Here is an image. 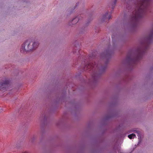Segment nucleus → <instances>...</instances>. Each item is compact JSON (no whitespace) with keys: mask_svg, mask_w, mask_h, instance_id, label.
<instances>
[{"mask_svg":"<svg viewBox=\"0 0 153 153\" xmlns=\"http://www.w3.org/2000/svg\"><path fill=\"white\" fill-rule=\"evenodd\" d=\"M114 50V48H112L111 45H109L102 54V57L106 60L105 64L104 65H102L100 62H95L94 64L93 63L92 65L90 64L88 65L87 67H90L91 66H93L90 71L92 73V79L93 82H96L97 81L100 75L106 71L109 59L113 53Z\"/></svg>","mask_w":153,"mask_h":153,"instance_id":"nucleus-1","label":"nucleus"},{"mask_svg":"<svg viewBox=\"0 0 153 153\" xmlns=\"http://www.w3.org/2000/svg\"><path fill=\"white\" fill-rule=\"evenodd\" d=\"M152 30L149 36L145 39L144 41L141 43V46L137 48L133 54H128L126 58L127 64L130 66H133L142 58L143 54L148 49L149 44L151 42L153 38V25Z\"/></svg>","mask_w":153,"mask_h":153,"instance_id":"nucleus-2","label":"nucleus"},{"mask_svg":"<svg viewBox=\"0 0 153 153\" xmlns=\"http://www.w3.org/2000/svg\"><path fill=\"white\" fill-rule=\"evenodd\" d=\"M39 45L37 41L27 40L21 45L20 50L23 53L32 52L38 48Z\"/></svg>","mask_w":153,"mask_h":153,"instance_id":"nucleus-3","label":"nucleus"},{"mask_svg":"<svg viewBox=\"0 0 153 153\" xmlns=\"http://www.w3.org/2000/svg\"><path fill=\"white\" fill-rule=\"evenodd\" d=\"M10 83L9 79L6 77L0 80V94L6 91Z\"/></svg>","mask_w":153,"mask_h":153,"instance_id":"nucleus-4","label":"nucleus"},{"mask_svg":"<svg viewBox=\"0 0 153 153\" xmlns=\"http://www.w3.org/2000/svg\"><path fill=\"white\" fill-rule=\"evenodd\" d=\"M94 55L93 54L92 55H90L88 58L87 59V58H86V59H85L84 62V64H85V65L84 67L83 68V70L84 71H87V72H89L90 71H91L93 66H91L90 67H87L88 66V65H90V64L92 65L93 63L94 64L95 62H89L90 60L92 58H94Z\"/></svg>","mask_w":153,"mask_h":153,"instance_id":"nucleus-5","label":"nucleus"},{"mask_svg":"<svg viewBox=\"0 0 153 153\" xmlns=\"http://www.w3.org/2000/svg\"><path fill=\"white\" fill-rule=\"evenodd\" d=\"M112 12H107L103 14L101 18V22H107L111 19Z\"/></svg>","mask_w":153,"mask_h":153,"instance_id":"nucleus-6","label":"nucleus"},{"mask_svg":"<svg viewBox=\"0 0 153 153\" xmlns=\"http://www.w3.org/2000/svg\"><path fill=\"white\" fill-rule=\"evenodd\" d=\"M84 13L82 12L80 14L78 15L77 16L74 18L72 20V23L74 24L77 22L79 20H82L83 18Z\"/></svg>","mask_w":153,"mask_h":153,"instance_id":"nucleus-7","label":"nucleus"},{"mask_svg":"<svg viewBox=\"0 0 153 153\" xmlns=\"http://www.w3.org/2000/svg\"><path fill=\"white\" fill-rule=\"evenodd\" d=\"M133 132L137 134V135L138 137L139 141H140V140H141L142 136V135L141 132L140 131L136 130H131L130 131H129L128 133H131Z\"/></svg>","mask_w":153,"mask_h":153,"instance_id":"nucleus-8","label":"nucleus"},{"mask_svg":"<svg viewBox=\"0 0 153 153\" xmlns=\"http://www.w3.org/2000/svg\"><path fill=\"white\" fill-rule=\"evenodd\" d=\"M48 117V115L47 113L45 112H43L41 116V120L42 121L44 122L47 120Z\"/></svg>","mask_w":153,"mask_h":153,"instance_id":"nucleus-9","label":"nucleus"},{"mask_svg":"<svg viewBox=\"0 0 153 153\" xmlns=\"http://www.w3.org/2000/svg\"><path fill=\"white\" fill-rule=\"evenodd\" d=\"M117 0H112L110 2L109 4L110 8H111L113 10L114 9L117 2Z\"/></svg>","mask_w":153,"mask_h":153,"instance_id":"nucleus-10","label":"nucleus"},{"mask_svg":"<svg viewBox=\"0 0 153 153\" xmlns=\"http://www.w3.org/2000/svg\"><path fill=\"white\" fill-rule=\"evenodd\" d=\"M128 137L129 139H131L134 138L136 137V135L135 134L133 133L129 135Z\"/></svg>","mask_w":153,"mask_h":153,"instance_id":"nucleus-11","label":"nucleus"},{"mask_svg":"<svg viewBox=\"0 0 153 153\" xmlns=\"http://www.w3.org/2000/svg\"><path fill=\"white\" fill-rule=\"evenodd\" d=\"M36 138V137L35 136H33L31 138L30 140L31 142H33L34 141Z\"/></svg>","mask_w":153,"mask_h":153,"instance_id":"nucleus-12","label":"nucleus"},{"mask_svg":"<svg viewBox=\"0 0 153 153\" xmlns=\"http://www.w3.org/2000/svg\"><path fill=\"white\" fill-rule=\"evenodd\" d=\"M74 53H77L79 54L80 53V51L79 50H77V51H74Z\"/></svg>","mask_w":153,"mask_h":153,"instance_id":"nucleus-13","label":"nucleus"},{"mask_svg":"<svg viewBox=\"0 0 153 153\" xmlns=\"http://www.w3.org/2000/svg\"><path fill=\"white\" fill-rule=\"evenodd\" d=\"M126 7L127 9L128 10L130 8V7L129 6H128L127 5L126 6Z\"/></svg>","mask_w":153,"mask_h":153,"instance_id":"nucleus-14","label":"nucleus"},{"mask_svg":"<svg viewBox=\"0 0 153 153\" xmlns=\"http://www.w3.org/2000/svg\"><path fill=\"white\" fill-rule=\"evenodd\" d=\"M2 111V110H0V113Z\"/></svg>","mask_w":153,"mask_h":153,"instance_id":"nucleus-15","label":"nucleus"},{"mask_svg":"<svg viewBox=\"0 0 153 153\" xmlns=\"http://www.w3.org/2000/svg\"><path fill=\"white\" fill-rule=\"evenodd\" d=\"M126 3H127V0H125Z\"/></svg>","mask_w":153,"mask_h":153,"instance_id":"nucleus-16","label":"nucleus"},{"mask_svg":"<svg viewBox=\"0 0 153 153\" xmlns=\"http://www.w3.org/2000/svg\"><path fill=\"white\" fill-rule=\"evenodd\" d=\"M74 50H76V49L75 48H74Z\"/></svg>","mask_w":153,"mask_h":153,"instance_id":"nucleus-17","label":"nucleus"}]
</instances>
